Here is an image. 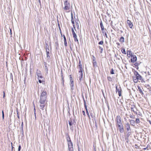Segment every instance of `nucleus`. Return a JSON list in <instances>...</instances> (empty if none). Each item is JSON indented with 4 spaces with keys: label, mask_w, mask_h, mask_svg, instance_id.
Here are the masks:
<instances>
[{
    "label": "nucleus",
    "mask_w": 151,
    "mask_h": 151,
    "mask_svg": "<svg viewBox=\"0 0 151 151\" xmlns=\"http://www.w3.org/2000/svg\"><path fill=\"white\" fill-rule=\"evenodd\" d=\"M47 93L46 91H43L42 92L40 97L47 98Z\"/></svg>",
    "instance_id": "nucleus-6"
},
{
    "label": "nucleus",
    "mask_w": 151,
    "mask_h": 151,
    "mask_svg": "<svg viewBox=\"0 0 151 151\" xmlns=\"http://www.w3.org/2000/svg\"><path fill=\"white\" fill-rule=\"evenodd\" d=\"M34 110H35V104H34Z\"/></svg>",
    "instance_id": "nucleus-56"
},
{
    "label": "nucleus",
    "mask_w": 151,
    "mask_h": 151,
    "mask_svg": "<svg viewBox=\"0 0 151 151\" xmlns=\"http://www.w3.org/2000/svg\"><path fill=\"white\" fill-rule=\"evenodd\" d=\"M65 6L63 7V9L66 12H69L71 11L72 6L66 0L64 2Z\"/></svg>",
    "instance_id": "nucleus-1"
},
{
    "label": "nucleus",
    "mask_w": 151,
    "mask_h": 151,
    "mask_svg": "<svg viewBox=\"0 0 151 151\" xmlns=\"http://www.w3.org/2000/svg\"><path fill=\"white\" fill-rule=\"evenodd\" d=\"M82 113H83V115L84 116H86V114H85V111H82Z\"/></svg>",
    "instance_id": "nucleus-44"
},
{
    "label": "nucleus",
    "mask_w": 151,
    "mask_h": 151,
    "mask_svg": "<svg viewBox=\"0 0 151 151\" xmlns=\"http://www.w3.org/2000/svg\"><path fill=\"white\" fill-rule=\"evenodd\" d=\"M146 148H144V150H146Z\"/></svg>",
    "instance_id": "nucleus-63"
},
{
    "label": "nucleus",
    "mask_w": 151,
    "mask_h": 151,
    "mask_svg": "<svg viewBox=\"0 0 151 151\" xmlns=\"http://www.w3.org/2000/svg\"><path fill=\"white\" fill-rule=\"evenodd\" d=\"M132 107L131 108V111H132L134 113L136 114H137V112L135 111L133 109V107H135V105H132Z\"/></svg>",
    "instance_id": "nucleus-21"
},
{
    "label": "nucleus",
    "mask_w": 151,
    "mask_h": 151,
    "mask_svg": "<svg viewBox=\"0 0 151 151\" xmlns=\"http://www.w3.org/2000/svg\"><path fill=\"white\" fill-rule=\"evenodd\" d=\"M125 127L127 128V131L130 132L131 131L130 124L128 123H126L125 125Z\"/></svg>",
    "instance_id": "nucleus-12"
},
{
    "label": "nucleus",
    "mask_w": 151,
    "mask_h": 151,
    "mask_svg": "<svg viewBox=\"0 0 151 151\" xmlns=\"http://www.w3.org/2000/svg\"><path fill=\"white\" fill-rule=\"evenodd\" d=\"M137 77L135 76V77H133V79H137Z\"/></svg>",
    "instance_id": "nucleus-51"
},
{
    "label": "nucleus",
    "mask_w": 151,
    "mask_h": 151,
    "mask_svg": "<svg viewBox=\"0 0 151 151\" xmlns=\"http://www.w3.org/2000/svg\"><path fill=\"white\" fill-rule=\"evenodd\" d=\"M134 74L135 76H137V78L139 81H140L142 83L145 82V81L144 80L142 76H140L137 71H135L134 72Z\"/></svg>",
    "instance_id": "nucleus-2"
},
{
    "label": "nucleus",
    "mask_w": 151,
    "mask_h": 151,
    "mask_svg": "<svg viewBox=\"0 0 151 151\" xmlns=\"http://www.w3.org/2000/svg\"><path fill=\"white\" fill-rule=\"evenodd\" d=\"M46 54H47V57H50V56L49 55V51H47V49H46Z\"/></svg>",
    "instance_id": "nucleus-32"
},
{
    "label": "nucleus",
    "mask_w": 151,
    "mask_h": 151,
    "mask_svg": "<svg viewBox=\"0 0 151 151\" xmlns=\"http://www.w3.org/2000/svg\"><path fill=\"white\" fill-rule=\"evenodd\" d=\"M4 96H5V92H4V95H3L4 98Z\"/></svg>",
    "instance_id": "nucleus-55"
},
{
    "label": "nucleus",
    "mask_w": 151,
    "mask_h": 151,
    "mask_svg": "<svg viewBox=\"0 0 151 151\" xmlns=\"http://www.w3.org/2000/svg\"><path fill=\"white\" fill-rule=\"evenodd\" d=\"M17 115H18V116H18V118H19V115H18V112L17 113Z\"/></svg>",
    "instance_id": "nucleus-57"
},
{
    "label": "nucleus",
    "mask_w": 151,
    "mask_h": 151,
    "mask_svg": "<svg viewBox=\"0 0 151 151\" xmlns=\"http://www.w3.org/2000/svg\"><path fill=\"white\" fill-rule=\"evenodd\" d=\"M121 51L124 54H126V53L125 50L124 49H122L121 50Z\"/></svg>",
    "instance_id": "nucleus-31"
},
{
    "label": "nucleus",
    "mask_w": 151,
    "mask_h": 151,
    "mask_svg": "<svg viewBox=\"0 0 151 151\" xmlns=\"http://www.w3.org/2000/svg\"><path fill=\"white\" fill-rule=\"evenodd\" d=\"M116 92L117 91H118V95H119V96H121V92L122 91V89L120 87L118 89L117 88V86H116Z\"/></svg>",
    "instance_id": "nucleus-11"
},
{
    "label": "nucleus",
    "mask_w": 151,
    "mask_h": 151,
    "mask_svg": "<svg viewBox=\"0 0 151 151\" xmlns=\"http://www.w3.org/2000/svg\"><path fill=\"white\" fill-rule=\"evenodd\" d=\"M79 70L78 71L79 73H83V69H79Z\"/></svg>",
    "instance_id": "nucleus-29"
},
{
    "label": "nucleus",
    "mask_w": 151,
    "mask_h": 151,
    "mask_svg": "<svg viewBox=\"0 0 151 151\" xmlns=\"http://www.w3.org/2000/svg\"><path fill=\"white\" fill-rule=\"evenodd\" d=\"M68 148L69 151H73V145L72 142L68 143Z\"/></svg>",
    "instance_id": "nucleus-5"
},
{
    "label": "nucleus",
    "mask_w": 151,
    "mask_h": 151,
    "mask_svg": "<svg viewBox=\"0 0 151 151\" xmlns=\"http://www.w3.org/2000/svg\"><path fill=\"white\" fill-rule=\"evenodd\" d=\"M63 38H65V36L64 35H63Z\"/></svg>",
    "instance_id": "nucleus-61"
},
{
    "label": "nucleus",
    "mask_w": 151,
    "mask_h": 151,
    "mask_svg": "<svg viewBox=\"0 0 151 151\" xmlns=\"http://www.w3.org/2000/svg\"><path fill=\"white\" fill-rule=\"evenodd\" d=\"M74 41L75 42H78V40L77 38H74Z\"/></svg>",
    "instance_id": "nucleus-47"
},
{
    "label": "nucleus",
    "mask_w": 151,
    "mask_h": 151,
    "mask_svg": "<svg viewBox=\"0 0 151 151\" xmlns=\"http://www.w3.org/2000/svg\"><path fill=\"white\" fill-rule=\"evenodd\" d=\"M119 130L120 132L121 133H123L124 131V129L123 127V125H121L118 126Z\"/></svg>",
    "instance_id": "nucleus-14"
},
{
    "label": "nucleus",
    "mask_w": 151,
    "mask_h": 151,
    "mask_svg": "<svg viewBox=\"0 0 151 151\" xmlns=\"http://www.w3.org/2000/svg\"><path fill=\"white\" fill-rule=\"evenodd\" d=\"M99 49L100 50V52L101 53H102V51H103V49L101 47H100V46H99Z\"/></svg>",
    "instance_id": "nucleus-35"
},
{
    "label": "nucleus",
    "mask_w": 151,
    "mask_h": 151,
    "mask_svg": "<svg viewBox=\"0 0 151 151\" xmlns=\"http://www.w3.org/2000/svg\"><path fill=\"white\" fill-rule=\"evenodd\" d=\"M116 125L118 126L122 124V123L121 117L119 115H118L116 116Z\"/></svg>",
    "instance_id": "nucleus-3"
},
{
    "label": "nucleus",
    "mask_w": 151,
    "mask_h": 151,
    "mask_svg": "<svg viewBox=\"0 0 151 151\" xmlns=\"http://www.w3.org/2000/svg\"><path fill=\"white\" fill-rule=\"evenodd\" d=\"M150 73L149 72H147V74L149 75H150Z\"/></svg>",
    "instance_id": "nucleus-53"
},
{
    "label": "nucleus",
    "mask_w": 151,
    "mask_h": 151,
    "mask_svg": "<svg viewBox=\"0 0 151 151\" xmlns=\"http://www.w3.org/2000/svg\"><path fill=\"white\" fill-rule=\"evenodd\" d=\"M100 25L102 31V32H103V31L104 30V27L103 26V25L101 21L100 22Z\"/></svg>",
    "instance_id": "nucleus-25"
},
{
    "label": "nucleus",
    "mask_w": 151,
    "mask_h": 151,
    "mask_svg": "<svg viewBox=\"0 0 151 151\" xmlns=\"http://www.w3.org/2000/svg\"><path fill=\"white\" fill-rule=\"evenodd\" d=\"M61 79H62V81L63 84V85H64V78H61Z\"/></svg>",
    "instance_id": "nucleus-41"
},
{
    "label": "nucleus",
    "mask_w": 151,
    "mask_h": 151,
    "mask_svg": "<svg viewBox=\"0 0 151 151\" xmlns=\"http://www.w3.org/2000/svg\"><path fill=\"white\" fill-rule=\"evenodd\" d=\"M137 79H133L135 83H137V81H139L137 78Z\"/></svg>",
    "instance_id": "nucleus-37"
},
{
    "label": "nucleus",
    "mask_w": 151,
    "mask_h": 151,
    "mask_svg": "<svg viewBox=\"0 0 151 151\" xmlns=\"http://www.w3.org/2000/svg\"><path fill=\"white\" fill-rule=\"evenodd\" d=\"M127 56L128 57H129L130 56H131L132 55V52L130 50H127Z\"/></svg>",
    "instance_id": "nucleus-20"
},
{
    "label": "nucleus",
    "mask_w": 151,
    "mask_h": 151,
    "mask_svg": "<svg viewBox=\"0 0 151 151\" xmlns=\"http://www.w3.org/2000/svg\"><path fill=\"white\" fill-rule=\"evenodd\" d=\"M2 114H4V112L3 110L2 111Z\"/></svg>",
    "instance_id": "nucleus-58"
},
{
    "label": "nucleus",
    "mask_w": 151,
    "mask_h": 151,
    "mask_svg": "<svg viewBox=\"0 0 151 151\" xmlns=\"http://www.w3.org/2000/svg\"><path fill=\"white\" fill-rule=\"evenodd\" d=\"M2 119H4V114H2Z\"/></svg>",
    "instance_id": "nucleus-50"
},
{
    "label": "nucleus",
    "mask_w": 151,
    "mask_h": 151,
    "mask_svg": "<svg viewBox=\"0 0 151 151\" xmlns=\"http://www.w3.org/2000/svg\"><path fill=\"white\" fill-rule=\"evenodd\" d=\"M12 143L11 142V145H12ZM14 148V147H13L12 146V150H13V149Z\"/></svg>",
    "instance_id": "nucleus-52"
},
{
    "label": "nucleus",
    "mask_w": 151,
    "mask_h": 151,
    "mask_svg": "<svg viewBox=\"0 0 151 151\" xmlns=\"http://www.w3.org/2000/svg\"><path fill=\"white\" fill-rule=\"evenodd\" d=\"M66 139L68 142H68H71L70 137L69 135H68V136L67 137Z\"/></svg>",
    "instance_id": "nucleus-26"
},
{
    "label": "nucleus",
    "mask_w": 151,
    "mask_h": 151,
    "mask_svg": "<svg viewBox=\"0 0 151 151\" xmlns=\"http://www.w3.org/2000/svg\"><path fill=\"white\" fill-rule=\"evenodd\" d=\"M70 80H73L72 78V77L71 75H70Z\"/></svg>",
    "instance_id": "nucleus-48"
},
{
    "label": "nucleus",
    "mask_w": 151,
    "mask_h": 151,
    "mask_svg": "<svg viewBox=\"0 0 151 151\" xmlns=\"http://www.w3.org/2000/svg\"><path fill=\"white\" fill-rule=\"evenodd\" d=\"M127 23L129 27L131 28H132L133 26V25L132 23L131 22V21L129 20H127Z\"/></svg>",
    "instance_id": "nucleus-15"
},
{
    "label": "nucleus",
    "mask_w": 151,
    "mask_h": 151,
    "mask_svg": "<svg viewBox=\"0 0 151 151\" xmlns=\"http://www.w3.org/2000/svg\"><path fill=\"white\" fill-rule=\"evenodd\" d=\"M64 42L65 45V46H67V43L66 41V38H64Z\"/></svg>",
    "instance_id": "nucleus-30"
},
{
    "label": "nucleus",
    "mask_w": 151,
    "mask_h": 151,
    "mask_svg": "<svg viewBox=\"0 0 151 151\" xmlns=\"http://www.w3.org/2000/svg\"><path fill=\"white\" fill-rule=\"evenodd\" d=\"M69 124L70 126H71L72 125V124L71 123V121H69Z\"/></svg>",
    "instance_id": "nucleus-46"
},
{
    "label": "nucleus",
    "mask_w": 151,
    "mask_h": 151,
    "mask_svg": "<svg viewBox=\"0 0 151 151\" xmlns=\"http://www.w3.org/2000/svg\"><path fill=\"white\" fill-rule=\"evenodd\" d=\"M72 34L74 38H76L77 35L76 33L77 32L76 30L75 31L74 30L73 28L72 29Z\"/></svg>",
    "instance_id": "nucleus-16"
},
{
    "label": "nucleus",
    "mask_w": 151,
    "mask_h": 151,
    "mask_svg": "<svg viewBox=\"0 0 151 151\" xmlns=\"http://www.w3.org/2000/svg\"><path fill=\"white\" fill-rule=\"evenodd\" d=\"M90 114L91 117L92 118H94L95 117V115L93 114L92 112H90Z\"/></svg>",
    "instance_id": "nucleus-27"
},
{
    "label": "nucleus",
    "mask_w": 151,
    "mask_h": 151,
    "mask_svg": "<svg viewBox=\"0 0 151 151\" xmlns=\"http://www.w3.org/2000/svg\"><path fill=\"white\" fill-rule=\"evenodd\" d=\"M102 93H103V95H104V93H103V91L102 90Z\"/></svg>",
    "instance_id": "nucleus-62"
},
{
    "label": "nucleus",
    "mask_w": 151,
    "mask_h": 151,
    "mask_svg": "<svg viewBox=\"0 0 151 151\" xmlns=\"http://www.w3.org/2000/svg\"><path fill=\"white\" fill-rule=\"evenodd\" d=\"M105 35L106 36V37L107 38V35H106V33H105Z\"/></svg>",
    "instance_id": "nucleus-59"
},
{
    "label": "nucleus",
    "mask_w": 151,
    "mask_h": 151,
    "mask_svg": "<svg viewBox=\"0 0 151 151\" xmlns=\"http://www.w3.org/2000/svg\"><path fill=\"white\" fill-rule=\"evenodd\" d=\"M96 59L95 58H93V66L95 67L97 66V63L96 61Z\"/></svg>",
    "instance_id": "nucleus-22"
},
{
    "label": "nucleus",
    "mask_w": 151,
    "mask_h": 151,
    "mask_svg": "<svg viewBox=\"0 0 151 151\" xmlns=\"http://www.w3.org/2000/svg\"><path fill=\"white\" fill-rule=\"evenodd\" d=\"M71 22L73 24V27H74V28L75 29V28H76V26H75V22H76V26H78V22H77L76 21H75V19H74L73 18V14H71Z\"/></svg>",
    "instance_id": "nucleus-4"
},
{
    "label": "nucleus",
    "mask_w": 151,
    "mask_h": 151,
    "mask_svg": "<svg viewBox=\"0 0 151 151\" xmlns=\"http://www.w3.org/2000/svg\"><path fill=\"white\" fill-rule=\"evenodd\" d=\"M116 44L118 46H120V44L119 43H116Z\"/></svg>",
    "instance_id": "nucleus-54"
},
{
    "label": "nucleus",
    "mask_w": 151,
    "mask_h": 151,
    "mask_svg": "<svg viewBox=\"0 0 151 151\" xmlns=\"http://www.w3.org/2000/svg\"><path fill=\"white\" fill-rule=\"evenodd\" d=\"M70 86L71 87L72 89L73 88V87L74 86V82L73 80H70Z\"/></svg>",
    "instance_id": "nucleus-19"
},
{
    "label": "nucleus",
    "mask_w": 151,
    "mask_h": 151,
    "mask_svg": "<svg viewBox=\"0 0 151 151\" xmlns=\"http://www.w3.org/2000/svg\"><path fill=\"white\" fill-rule=\"evenodd\" d=\"M149 123L151 124V121H149Z\"/></svg>",
    "instance_id": "nucleus-60"
},
{
    "label": "nucleus",
    "mask_w": 151,
    "mask_h": 151,
    "mask_svg": "<svg viewBox=\"0 0 151 151\" xmlns=\"http://www.w3.org/2000/svg\"><path fill=\"white\" fill-rule=\"evenodd\" d=\"M21 148V147L20 145L19 146L18 149V151H20V149Z\"/></svg>",
    "instance_id": "nucleus-42"
},
{
    "label": "nucleus",
    "mask_w": 151,
    "mask_h": 151,
    "mask_svg": "<svg viewBox=\"0 0 151 151\" xmlns=\"http://www.w3.org/2000/svg\"><path fill=\"white\" fill-rule=\"evenodd\" d=\"M110 73L112 74H114V70L113 69H112L111 70V71L110 72Z\"/></svg>",
    "instance_id": "nucleus-40"
},
{
    "label": "nucleus",
    "mask_w": 151,
    "mask_h": 151,
    "mask_svg": "<svg viewBox=\"0 0 151 151\" xmlns=\"http://www.w3.org/2000/svg\"><path fill=\"white\" fill-rule=\"evenodd\" d=\"M40 100L39 101L40 103L41 102L42 104L43 103H46V104H47V98L40 97Z\"/></svg>",
    "instance_id": "nucleus-7"
},
{
    "label": "nucleus",
    "mask_w": 151,
    "mask_h": 151,
    "mask_svg": "<svg viewBox=\"0 0 151 151\" xmlns=\"http://www.w3.org/2000/svg\"><path fill=\"white\" fill-rule=\"evenodd\" d=\"M137 87H138V89L139 90L140 93L142 95L143 94V93L142 89H141V87L139 86H137Z\"/></svg>",
    "instance_id": "nucleus-24"
},
{
    "label": "nucleus",
    "mask_w": 151,
    "mask_h": 151,
    "mask_svg": "<svg viewBox=\"0 0 151 151\" xmlns=\"http://www.w3.org/2000/svg\"><path fill=\"white\" fill-rule=\"evenodd\" d=\"M103 41H101L100 42H99V44H101V45H102V44H103Z\"/></svg>",
    "instance_id": "nucleus-43"
},
{
    "label": "nucleus",
    "mask_w": 151,
    "mask_h": 151,
    "mask_svg": "<svg viewBox=\"0 0 151 151\" xmlns=\"http://www.w3.org/2000/svg\"><path fill=\"white\" fill-rule=\"evenodd\" d=\"M37 75L38 76V79L42 78V76L41 75V72L40 70H37Z\"/></svg>",
    "instance_id": "nucleus-10"
},
{
    "label": "nucleus",
    "mask_w": 151,
    "mask_h": 151,
    "mask_svg": "<svg viewBox=\"0 0 151 151\" xmlns=\"http://www.w3.org/2000/svg\"><path fill=\"white\" fill-rule=\"evenodd\" d=\"M61 78H64V77H63V72H62V71H61Z\"/></svg>",
    "instance_id": "nucleus-45"
},
{
    "label": "nucleus",
    "mask_w": 151,
    "mask_h": 151,
    "mask_svg": "<svg viewBox=\"0 0 151 151\" xmlns=\"http://www.w3.org/2000/svg\"><path fill=\"white\" fill-rule=\"evenodd\" d=\"M45 67V69L47 71V73H48V69L47 68V64L46 63H45V64H44Z\"/></svg>",
    "instance_id": "nucleus-28"
},
{
    "label": "nucleus",
    "mask_w": 151,
    "mask_h": 151,
    "mask_svg": "<svg viewBox=\"0 0 151 151\" xmlns=\"http://www.w3.org/2000/svg\"><path fill=\"white\" fill-rule=\"evenodd\" d=\"M139 118L136 119L135 121V122L137 124H138L139 122Z\"/></svg>",
    "instance_id": "nucleus-33"
},
{
    "label": "nucleus",
    "mask_w": 151,
    "mask_h": 151,
    "mask_svg": "<svg viewBox=\"0 0 151 151\" xmlns=\"http://www.w3.org/2000/svg\"><path fill=\"white\" fill-rule=\"evenodd\" d=\"M130 124L132 126H134L135 124V122L134 120L131 119L129 120Z\"/></svg>",
    "instance_id": "nucleus-23"
},
{
    "label": "nucleus",
    "mask_w": 151,
    "mask_h": 151,
    "mask_svg": "<svg viewBox=\"0 0 151 151\" xmlns=\"http://www.w3.org/2000/svg\"><path fill=\"white\" fill-rule=\"evenodd\" d=\"M77 68L78 69H83V67L81 64V60H80L79 61V65L77 66Z\"/></svg>",
    "instance_id": "nucleus-17"
},
{
    "label": "nucleus",
    "mask_w": 151,
    "mask_h": 151,
    "mask_svg": "<svg viewBox=\"0 0 151 151\" xmlns=\"http://www.w3.org/2000/svg\"><path fill=\"white\" fill-rule=\"evenodd\" d=\"M119 41L122 42H124V38H120Z\"/></svg>",
    "instance_id": "nucleus-34"
},
{
    "label": "nucleus",
    "mask_w": 151,
    "mask_h": 151,
    "mask_svg": "<svg viewBox=\"0 0 151 151\" xmlns=\"http://www.w3.org/2000/svg\"><path fill=\"white\" fill-rule=\"evenodd\" d=\"M107 79L108 81H111L112 80L111 78L110 77H107Z\"/></svg>",
    "instance_id": "nucleus-36"
},
{
    "label": "nucleus",
    "mask_w": 151,
    "mask_h": 151,
    "mask_svg": "<svg viewBox=\"0 0 151 151\" xmlns=\"http://www.w3.org/2000/svg\"><path fill=\"white\" fill-rule=\"evenodd\" d=\"M39 80V82L40 83H42V81L40 79H38Z\"/></svg>",
    "instance_id": "nucleus-49"
},
{
    "label": "nucleus",
    "mask_w": 151,
    "mask_h": 151,
    "mask_svg": "<svg viewBox=\"0 0 151 151\" xmlns=\"http://www.w3.org/2000/svg\"><path fill=\"white\" fill-rule=\"evenodd\" d=\"M129 117L130 118H131L132 119H134V116L132 115L131 114L129 116Z\"/></svg>",
    "instance_id": "nucleus-39"
},
{
    "label": "nucleus",
    "mask_w": 151,
    "mask_h": 151,
    "mask_svg": "<svg viewBox=\"0 0 151 151\" xmlns=\"http://www.w3.org/2000/svg\"><path fill=\"white\" fill-rule=\"evenodd\" d=\"M84 107H85V109L86 110V114L88 116V117L89 119L90 120L91 119V118H90V115H89V112H88V109H87V106L86 105V102L85 101H84Z\"/></svg>",
    "instance_id": "nucleus-8"
},
{
    "label": "nucleus",
    "mask_w": 151,
    "mask_h": 151,
    "mask_svg": "<svg viewBox=\"0 0 151 151\" xmlns=\"http://www.w3.org/2000/svg\"><path fill=\"white\" fill-rule=\"evenodd\" d=\"M59 29H60V34H61V37H63V36L62 35V32H61V29H60V27L59 25Z\"/></svg>",
    "instance_id": "nucleus-38"
},
{
    "label": "nucleus",
    "mask_w": 151,
    "mask_h": 151,
    "mask_svg": "<svg viewBox=\"0 0 151 151\" xmlns=\"http://www.w3.org/2000/svg\"><path fill=\"white\" fill-rule=\"evenodd\" d=\"M137 60V58L136 55H133L131 56V62L134 63Z\"/></svg>",
    "instance_id": "nucleus-9"
},
{
    "label": "nucleus",
    "mask_w": 151,
    "mask_h": 151,
    "mask_svg": "<svg viewBox=\"0 0 151 151\" xmlns=\"http://www.w3.org/2000/svg\"><path fill=\"white\" fill-rule=\"evenodd\" d=\"M83 76V73H78V78L79 79L80 81H81L82 80Z\"/></svg>",
    "instance_id": "nucleus-18"
},
{
    "label": "nucleus",
    "mask_w": 151,
    "mask_h": 151,
    "mask_svg": "<svg viewBox=\"0 0 151 151\" xmlns=\"http://www.w3.org/2000/svg\"><path fill=\"white\" fill-rule=\"evenodd\" d=\"M120 38H124V37H121Z\"/></svg>",
    "instance_id": "nucleus-64"
},
{
    "label": "nucleus",
    "mask_w": 151,
    "mask_h": 151,
    "mask_svg": "<svg viewBox=\"0 0 151 151\" xmlns=\"http://www.w3.org/2000/svg\"><path fill=\"white\" fill-rule=\"evenodd\" d=\"M40 103V109H41L42 110H44V107H45V105L46 104H46V103H43L42 104L41 103Z\"/></svg>",
    "instance_id": "nucleus-13"
}]
</instances>
